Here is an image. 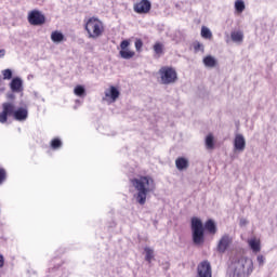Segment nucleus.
I'll return each instance as SVG.
<instances>
[{
  "instance_id": "nucleus-9",
  "label": "nucleus",
  "mask_w": 277,
  "mask_h": 277,
  "mask_svg": "<svg viewBox=\"0 0 277 277\" xmlns=\"http://www.w3.org/2000/svg\"><path fill=\"white\" fill-rule=\"evenodd\" d=\"M151 8L153 3H150V0H141L134 4L133 10L136 14H148Z\"/></svg>"
},
{
  "instance_id": "nucleus-34",
  "label": "nucleus",
  "mask_w": 277,
  "mask_h": 277,
  "mask_svg": "<svg viewBox=\"0 0 277 277\" xmlns=\"http://www.w3.org/2000/svg\"><path fill=\"white\" fill-rule=\"evenodd\" d=\"M5 265V259L3 258V254H0V269Z\"/></svg>"
},
{
  "instance_id": "nucleus-10",
  "label": "nucleus",
  "mask_w": 277,
  "mask_h": 277,
  "mask_svg": "<svg viewBox=\"0 0 277 277\" xmlns=\"http://www.w3.org/2000/svg\"><path fill=\"white\" fill-rule=\"evenodd\" d=\"M12 114H14V104L4 103L0 113V123L5 124L8 122V116H12Z\"/></svg>"
},
{
  "instance_id": "nucleus-8",
  "label": "nucleus",
  "mask_w": 277,
  "mask_h": 277,
  "mask_svg": "<svg viewBox=\"0 0 277 277\" xmlns=\"http://www.w3.org/2000/svg\"><path fill=\"white\" fill-rule=\"evenodd\" d=\"M233 243V237L230 235L225 234L221 237V239L217 242L216 251L219 254H224L228 248H230V245Z\"/></svg>"
},
{
  "instance_id": "nucleus-21",
  "label": "nucleus",
  "mask_w": 277,
  "mask_h": 277,
  "mask_svg": "<svg viewBox=\"0 0 277 277\" xmlns=\"http://www.w3.org/2000/svg\"><path fill=\"white\" fill-rule=\"evenodd\" d=\"M230 38H232L233 42H243V32L232 31Z\"/></svg>"
},
{
  "instance_id": "nucleus-13",
  "label": "nucleus",
  "mask_w": 277,
  "mask_h": 277,
  "mask_svg": "<svg viewBox=\"0 0 277 277\" xmlns=\"http://www.w3.org/2000/svg\"><path fill=\"white\" fill-rule=\"evenodd\" d=\"M234 150L236 153H243L246 150V137L243 134H236L234 138Z\"/></svg>"
},
{
  "instance_id": "nucleus-7",
  "label": "nucleus",
  "mask_w": 277,
  "mask_h": 277,
  "mask_svg": "<svg viewBox=\"0 0 277 277\" xmlns=\"http://www.w3.org/2000/svg\"><path fill=\"white\" fill-rule=\"evenodd\" d=\"M196 277H213V269L210 261H202L197 267Z\"/></svg>"
},
{
  "instance_id": "nucleus-28",
  "label": "nucleus",
  "mask_w": 277,
  "mask_h": 277,
  "mask_svg": "<svg viewBox=\"0 0 277 277\" xmlns=\"http://www.w3.org/2000/svg\"><path fill=\"white\" fill-rule=\"evenodd\" d=\"M2 75H3V79H6V80L12 79V76H13L12 69H4L2 71Z\"/></svg>"
},
{
  "instance_id": "nucleus-15",
  "label": "nucleus",
  "mask_w": 277,
  "mask_h": 277,
  "mask_svg": "<svg viewBox=\"0 0 277 277\" xmlns=\"http://www.w3.org/2000/svg\"><path fill=\"white\" fill-rule=\"evenodd\" d=\"M175 167L180 172H183V170H187V168H189V160L185 157H179L175 160Z\"/></svg>"
},
{
  "instance_id": "nucleus-16",
  "label": "nucleus",
  "mask_w": 277,
  "mask_h": 277,
  "mask_svg": "<svg viewBox=\"0 0 277 277\" xmlns=\"http://www.w3.org/2000/svg\"><path fill=\"white\" fill-rule=\"evenodd\" d=\"M248 246L254 254L261 252V240L256 239L255 237L248 240Z\"/></svg>"
},
{
  "instance_id": "nucleus-37",
  "label": "nucleus",
  "mask_w": 277,
  "mask_h": 277,
  "mask_svg": "<svg viewBox=\"0 0 277 277\" xmlns=\"http://www.w3.org/2000/svg\"><path fill=\"white\" fill-rule=\"evenodd\" d=\"M9 98H14V94H10V95H9Z\"/></svg>"
},
{
  "instance_id": "nucleus-11",
  "label": "nucleus",
  "mask_w": 277,
  "mask_h": 277,
  "mask_svg": "<svg viewBox=\"0 0 277 277\" xmlns=\"http://www.w3.org/2000/svg\"><path fill=\"white\" fill-rule=\"evenodd\" d=\"M14 120H17V122H25L27 118H29V110L25 107H18L17 109H14L13 105V113L12 115Z\"/></svg>"
},
{
  "instance_id": "nucleus-6",
  "label": "nucleus",
  "mask_w": 277,
  "mask_h": 277,
  "mask_svg": "<svg viewBox=\"0 0 277 277\" xmlns=\"http://www.w3.org/2000/svg\"><path fill=\"white\" fill-rule=\"evenodd\" d=\"M28 23L38 27L47 23V17L40 11L34 10L28 14Z\"/></svg>"
},
{
  "instance_id": "nucleus-20",
  "label": "nucleus",
  "mask_w": 277,
  "mask_h": 277,
  "mask_svg": "<svg viewBox=\"0 0 277 277\" xmlns=\"http://www.w3.org/2000/svg\"><path fill=\"white\" fill-rule=\"evenodd\" d=\"M119 55L120 57H122V60H131L132 57L135 56V52L130 50H120Z\"/></svg>"
},
{
  "instance_id": "nucleus-18",
  "label": "nucleus",
  "mask_w": 277,
  "mask_h": 277,
  "mask_svg": "<svg viewBox=\"0 0 277 277\" xmlns=\"http://www.w3.org/2000/svg\"><path fill=\"white\" fill-rule=\"evenodd\" d=\"M51 40L55 44H60V42H64V34L60 30L52 31Z\"/></svg>"
},
{
  "instance_id": "nucleus-33",
  "label": "nucleus",
  "mask_w": 277,
  "mask_h": 277,
  "mask_svg": "<svg viewBox=\"0 0 277 277\" xmlns=\"http://www.w3.org/2000/svg\"><path fill=\"white\" fill-rule=\"evenodd\" d=\"M6 173H5V169H0V185L1 183H3V180L5 179Z\"/></svg>"
},
{
  "instance_id": "nucleus-36",
  "label": "nucleus",
  "mask_w": 277,
  "mask_h": 277,
  "mask_svg": "<svg viewBox=\"0 0 277 277\" xmlns=\"http://www.w3.org/2000/svg\"><path fill=\"white\" fill-rule=\"evenodd\" d=\"M81 100H76V105H80Z\"/></svg>"
},
{
  "instance_id": "nucleus-39",
  "label": "nucleus",
  "mask_w": 277,
  "mask_h": 277,
  "mask_svg": "<svg viewBox=\"0 0 277 277\" xmlns=\"http://www.w3.org/2000/svg\"><path fill=\"white\" fill-rule=\"evenodd\" d=\"M74 109H77V106H75Z\"/></svg>"
},
{
  "instance_id": "nucleus-29",
  "label": "nucleus",
  "mask_w": 277,
  "mask_h": 277,
  "mask_svg": "<svg viewBox=\"0 0 277 277\" xmlns=\"http://www.w3.org/2000/svg\"><path fill=\"white\" fill-rule=\"evenodd\" d=\"M194 50L196 52L201 51L202 53H205V45L197 41L194 43Z\"/></svg>"
},
{
  "instance_id": "nucleus-25",
  "label": "nucleus",
  "mask_w": 277,
  "mask_h": 277,
  "mask_svg": "<svg viewBox=\"0 0 277 277\" xmlns=\"http://www.w3.org/2000/svg\"><path fill=\"white\" fill-rule=\"evenodd\" d=\"M235 10H236V12L241 14V12H243V10H246V2H243V0H237L235 2Z\"/></svg>"
},
{
  "instance_id": "nucleus-24",
  "label": "nucleus",
  "mask_w": 277,
  "mask_h": 277,
  "mask_svg": "<svg viewBox=\"0 0 277 277\" xmlns=\"http://www.w3.org/2000/svg\"><path fill=\"white\" fill-rule=\"evenodd\" d=\"M74 94H76V96H80V98L85 96V87L81 84L76 85L74 89Z\"/></svg>"
},
{
  "instance_id": "nucleus-32",
  "label": "nucleus",
  "mask_w": 277,
  "mask_h": 277,
  "mask_svg": "<svg viewBox=\"0 0 277 277\" xmlns=\"http://www.w3.org/2000/svg\"><path fill=\"white\" fill-rule=\"evenodd\" d=\"M256 261H258L260 267H263V265H265V256L258 255Z\"/></svg>"
},
{
  "instance_id": "nucleus-22",
  "label": "nucleus",
  "mask_w": 277,
  "mask_h": 277,
  "mask_svg": "<svg viewBox=\"0 0 277 277\" xmlns=\"http://www.w3.org/2000/svg\"><path fill=\"white\" fill-rule=\"evenodd\" d=\"M201 38H205L206 40H211V38H213V32H211V29H209L208 27L202 26Z\"/></svg>"
},
{
  "instance_id": "nucleus-4",
  "label": "nucleus",
  "mask_w": 277,
  "mask_h": 277,
  "mask_svg": "<svg viewBox=\"0 0 277 277\" xmlns=\"http://www.w3.org/2000/svg\"><path fill=\"white\" fill-rule=\"evenodd\" d=\"M84 29L89 35V38L96 40V38H101V36H103V22L96 17H90L84 25Z\"/></svg>"
},
{
  "instance_id": "nucleus-26",
  "label": "nucleus",
  "mask_w": 277,
  "mask_h": 277,
  "mask_svg": "<svg viewBox=\"0 0 277 277\" xmlns=\"http://www.w3.org/2000/svg\"><path fill=\"white\" fill-rule=\"evenodd\" d=\"M51 148H53V150H57V148H62V140L53 138L51 141Z\"/></svg>"
},
{
  "instance_id": "nucleus-5",
  "label": "nucleus",
  "mask_w": 277,
  "mask_h": 277,
  "mask_svg": "<svg viewBox=\"0 0 277 277\" xmlns=\"http://www.w3.org/2000/svg\"><path fill=\"white\" fill-rule=\"evenodd\" d=\"M158 74L160 75L161 83L163 85H171V83H176L179 80V74H176V69L170 66L161 67Z\"/></svg>"
},
{
  "instance_id": "nucleus-14",
  "label": "nucleus",
  "mask_w": 277,
  "mask_h": 277,
  "mask_svg": "<svg viewBox=\"0 0 277 277\" xmlns=\"http://www.w3.org/2000/svg\"><path fill=\"white\" fill-rule=\"evenodd\" d=\"M11 92L18 94L23 92V79L21 77L12 78L10 82Z\"/></svg>"
},
{
  "instance_id": "nucleus-19",
  "label": "nucleus",
  "mask_w": 277,
  "mask_h": 277,
  "mask_svg": "<svg viewBox=\"0 0 277 277\" xmlns=\"http://www.w3.org/2000/svg\"><path fill=\"white\" fill-rule=\"evenodd\" d=\"M205 144L207 150H213L215 148V138L213 137V134H208L206 136Z\"/></svg>"
},
{
  "instance_id": "nucleus-38",
  "label": "nucleus",
  "mask_w": 277,
  "mask_h": 277,
  "mask_svg": "<svg viewBox=\"0 0 277 277\" xmlns=\"http://www.w3.org/2000/svg\"><path fill=\"white\" fill-rule=\"evenodd\" d=\"M240 224H245V221H240Z\"/></svg>"
},
{
  "instance_id": "nucleus-27",
  "label": "nucleus",
  "mask_w": 277,
  "mask_h": 277,
  "mask_svg": "<svg viewBox=\"0 0 277 277\" xmlns=\"http://www.w3.org/2000/svg\"><path fill=\"white\" fill-rule=\"evenodd\" d=\"M154 51L156 55H161V53H163V44L159 42L155 43Z\"/></svg>"
},
{
  "instance_id": "nucleus-35",
  "label": "nucleus",
  "mask_w": 277,
  "mask_h": 277,
  "mask_svg": "<svg viewBox=\"0 0 277 277\" xmlns=\"http://www.w3.org/2000/svg\"><path fill=\"white\" fill-rule=\"evenodd\" d=\"M5 57V49H0V58Z\"/></svg>"
},
{
  "instance_id": "nucleus-31",
  "label": "nucleus",
  "mask_w": 277,
  "mask_h": 277,
  "mask_svg": "<svg viewBox=\"0 0 277 277\" xmlns=\"http://www.w3.org/2000/svg\"><path fill=\"white\" fill-rule=\"evenodd\" d=\"M134 44H135L136 51H140L142 47H144V42H142V39H136Z\"/></svg>"
},
{
  "instance_id": "nucleus-12",
  "label": "nucleus",
  "mask_w": 277,
  "mask_h": 277,
  "mask_svg": "<svg viewBox=\"0 0 277 277\" xmlns=\"http://www.w3.org/2000/svg\"><path fill=\"white\" fill-rule=\"evenodd\" d=\"M120 97V90L118 88L111 85L109 89L105 91V97L104 101H109L110 103H116L118 98Z\"/></svg>"
},
{
  "instance_id": "nucleus-1",
  "label": "nucleus",
  "mask_w": 277,
  "mask_h": 277,
  "mask_svg": "<svg viewBox=\"0 0 277 277\" xmlns=\"http://www.w3.org/2000/svg\"><path fill=\"white\" fill-rule=\"evenodd\" d=\"M131 183L136 192V194L133 195L135 202L141 205V207H144V205H146L148 194H153L155 193V189H157L155 180L149 175H143L132 179Z\"/></svg>"
},
{
  "instance_id": "nucleus-23",
  "label": "nucleus",
  "mask_w": 277,
  "mask_h": 277,
  "mask_svg": "<svg viewBox=\"0 0 277 277\" xmlns=\"http://www.w3.org/2000/svg\"><path fill=\"white\" fill-rule=\"evenodd\" d=\"M144 251H145V261H147V263H151L153 259H155V251L148 247H146Z\"/></svg>"
},
{
  "instance_id": "nucleus-3",
  "label": "nucleus",
  "mask_w": 277,
  "mask_h": 277,
  "mask_svg": "<svg viewBox=\"0 0 277 277\" xmlns=\"http://www.w3.org/2000/svg\"><path fill=\"white\" fill-rule=\"evenodd\" d=\"M229 277H250L254 272L252 259L243 255H235L229 265Z\"/></svg>"
},
{
  "instance_id": "nucleus-2",
  "label": "nucleus",
  "mask_w": 277,
  "mask_h": 277,
  "mask_svg": "<svg viewBox=\"0 0 277 277\" xmlns=\"http://www.w3.org/2000/svg\"><path fill=\"white\" fill-rule=\"evenodd\" d=\"M190 230L194 246H202L205 243V230L215 235L217 233V225H215V221L212 219H209L203 225L202 220L193 216L190 220Z\"/></svg>"
},
{
  "instance_id": "nucleus-30",
  "label": "nucleus",
  "mask_w": 277,
  "mask_h": 277,
  "mask_svg": "<svg viewBox=\"0 0 277 277\" xmlns=\"http://www.w3.org/2000/svg\"><path fill=\"white\" fill-rule=\"evenodd\" d=\"M131 44V42H129V40H122L121 43H120V49L121 51H126L129 49V45Z\"/></svg>"
},
{
  "instance_id": "nucleus-17",
  "label": "nucleus",
  "mask_w": 277,
  "mask_h": 277,
  "mask_svg": "<svg viewBox=\"0 0 277 277\" xmlns=\"http://www.w3.org/2000/svg\"><path fill=\"white\" fill-rule=\"evenodd\" d=\"M202 63L206 68H215V66H217V60H215L211 55H207L206 57H203Z\"/></svg>"
}]
</instances>
